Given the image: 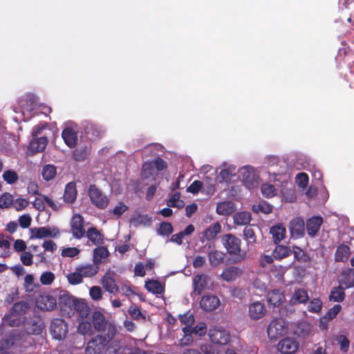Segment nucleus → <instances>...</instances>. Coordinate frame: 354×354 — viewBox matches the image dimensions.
Listing matches in <instances>:
<instances>
[{
	"mask_svg": "<svg viewBox=\"0 0 354 354\" xmlns=\"http://www.w3.org/2000/svg\"><path fill=\"white\" fill-rule=\"evenodd\" d=\"M221 243L227 252L232 257L234 263L245 259L246 252L241 250V240L232 234H225L221 237Z\"/></svg>",
	"mask_w": 354,
	"mask_h": 354,
	"instance_id": "f257e3e1",
	"label": "nucleus"
},
{
	"mask_svg": "<svg viewBox=\"0 0 354 354\" xmlns=\"http://www.w3.org/2000/svg\"><path fill=\"white\" fill-rule=\"evenodd\" d=\"M24 326L26 332L29 335H41L44 329V323L39 316H32L24 318Z\"/></svg>",
	"mask_w": 354,
	"mask_h": 354,
	"instance_id": "f03ea898",
	"label": "nucleus"
},
{
	"mask_svg": "<svg viewBox=\"0 0 354 354\" xmlns=\"http://www.w3.org/2000/svg\"><path fill=\"white\" fill-rule=\"evenodd\" d=\"M88 194L91 203L96 207L100 209H104L107 207L109 203V199L96 187V185H91L89 186Z\"/></svg>",
	"mask_w": 354,
	"mask_h": 354,
	"instance_id": "7ed1b4c3",
	"label": "nucleus"
},
{
	"mask_svg": "<svg viewBox=\"0 0 354 354\" xmlns=\"http://www.w3.org/2000/svg\"><path fill=\"white\" fill-rule=\"evenodd\" d=\"M77 298L64 292L58 297V305L63 315L68 317L73 316V308Z\"/></svg>",
	"mask_w": 354,
	"mask_h": 354,
	"instance_id": "20e7f679",
	"label": "nucleus"
},
{
	"mask_svg": "<svg viewBox=\"0 0 354 354\" xmlns=\"http://www.w3.org/2000/svg\"><path fill=\"white\" fill-rule=\"evenodd\" d=\"M214 243H207L203 248V251L207 252L209 264L212 267H217L224 263L225 254L214 249Z\"/></svg>",
	"mask_w": 354,
	"mask_h": 354,
	"instance_id": "39448f33",
	"label": "nucleus"
},
{
	"mask_svg": "<svg viewBox=\"0 0 354 354\" xmlns=\"http://www.w3.org/2000/svg\"><path fill=\"white\" fill-rule=\"evenodd\" d=\"M50 332L54 339L62 340L64 339L68 334V324L63 319L55 318L51 322Z\"/></svg>",
	"mask_w": 354,
	"mask_h": 354,
	"instance_id": "423d86ee",
	"label": "nucleus"
},
{
	"mask_svg": "<svg viewBox=\"0 0 354 354\" xmlns=\"http://www.w3.org/2000/svg\"><path fill=\"white\" fill-rule=\"evenodd\" d=\"M211 342L218 345L227 344L231 339V335L227 330L222 327H215L209 331Z\"/></svg>",
	"mask_w": 354,
	"mask_h": 354,
	"instance_id": "0eeeda50",
	"label": "nucleus"
},
{
	"mask_svg": "<svg viewBox=\"0 0 354 354\" xmlns=\"http://www.w3.org/2000/svg\"><path fill=\"white\" fill-rule=\"evenodd\" d=\"M84 218L79 214H74L70 221L71 232L74 238L80 239L85 236Z\"/></svg>",
	"mask_w": 354,
	"mask_h": 354,
	"instance_id": "6e6552de",
	"label": "nucleus"
},
{
	"mask_svg": "<svg viewBox=\"0 0 354 354\" xmlns=\"http://www.w3.org/2000/svg\"><path fill=\"white\" fill-rule=\"evenodd\" d=\"M268 335L271 339H277L286 333L285 322L281 319H275L268 325L267 330Z\"/></svg>",
	"mask_w": 354,
	"mask_h": 354,
	"instance_id": "1a4fd4ad",
	"label": "nucleus"
},
{
	"mask_svg": "<svg viewBox=\"0 0 354 354\" xmlns=\"http://www.w3.org/2000/svg\"><path fill=\"white\" fill-rule=\"evenodd\" d=\"M107 345L102 335H97L88 341L85 351L86 354H100Z\"/></svg>",
	"mask_w": 354,
	"mask_h": 354,
	"instance_id": "9d476101",
	"label": "nucleus"
},
{
	"mask_svg": "<svg viewBox=\"0 0 354 354\" xmlns=\"http://www.w3.org/2000/svg\"><path fill=\"white\" fill-rule=\"evenodd\" d=\"M115 272H108L101 279L100 283L104 290L111 294H116L119 292V286L116 283Z\"/></svg>",
	"mask_w": 354,
	"mask_h": 354,
	"instance_id": "9b49d317",
	"label": "nucleus"
},
{
	"mask_svg": "<svg viewBox=\"0 0 354 354\" xmlns=\"http://www.w3.org/2000/svg\"><path fill=\"white\" fill-rule=\"evenodd\" d=\"M289 229L292 238H301L305 234V223L301 218H295L290 221Z\"/></svg>",
	"mask_w": 354,
	"mask_h": 354,
	"instance_id": "f8f14e48",
	"label": "nucleus"
},
{
	"mask_svg": "<svg viewBox=\"0 0 354 354\" xmlns=\"http://www.w3.org/2000/svg\"><path fill=\"white\" fill-rule=\"evenodd\" d=\"M299 348L298 342L293 338H284L278 344V349L285 354L295 353Z\"/></svg>",
	"mask_w": 354,
	"mask_h": 354,
	"instance_id": "ddd939ff",
	"label": "nucleus"
},
{
	"mask_svg": "<svg viewBox=\"0 0 354 354\" xmlns=\"http://www.w3.org/2000/svg\"><path fill=\"white\" fill-rule=\"evenodd\" d=\"M37 306L43 310H52L57 307V299L50 295H40L37 301Z\"/></svg>",
	"mask_w": 354,
	"mask_h": 354,
	"instance_id": "4468645a",
	"label": "nucleus"
},
{
	"mask_svg": "<svg viewBox=\"0 0 354 354\" xmlns=\"http://www.w3.org/2000/svg\"><path fill=\"white\" fill-rule=\"evenodd\" d=\"M323 223V218L315 216L308 218L306 221V231L308 236L314 237L317 235Z\"/></svg>",
	"mask_w": 354,
	"mask_h": 354,
	"instance_id": "2eb2a0df",
	"label": "nucleus"
},
{
	"mask_svg": "<svg viewBox=\"0 0 354 354\" xmlns=\"http://www.w3.org/2000/svg\"><path fill=\"white\" fill-rule=\"evenodd\" d=\"M267 310L265 305L260 301L252 303L248 307V315L252 319L257 320L266 315Z\"/></svg>",
	"mask_w": 354,
	"mask_h": 354,
	"instance_id": "dca6fc26",
	"label": "nucleus"
},
{
	"mask_svg": "<svg viewBox=\"0 0 354 354\" xmlns=\"http://www.w3.org/2000/svg\"><path fill=\"white\" fill-rule=\"evenodd\" d=\"M220 305V300L216 296L207 295L203 296L200 301V306L205 311H212Z\"/></svg>",
	"mask_w": 354,
	"mask_h": 354,
	"instance_id": "f3484780",
	"label": "nucleus"
},
{
	"mask_svg": "<svg viewBox=\"0 0 354 354\" xmlns=\"http://www.w3.org/2000/svg\"><path fill=\"white\" fill-rule=\"evenodd\" d=\"M84 132L90 139L100 138L103 134L102 127L93 122H86L84 124Z\"/></svg>",
	"mask_w": 354,
	"mask_h": 354,
	"instance_id": "a211bd4d",
	"label": "nucleus"
},
{
	"mask_svg": "<svg viewBox=\"0 0 354 354\" xmlns=\"http://www.w3.org/2000/svg\"><path fill=\"white\" fill-rule=\"evenodd\" d=\"M243 183L248 189H252L257 183L258 176L252 168L244 167L242 171Z\"/></svg>",
	"mask_w": 354,
	"mask_h": 354,
	"instance_id": "6ab92c4d",
	"label": "nucleus"
},
{
	"mask_svg": "<svg viewBox=\"0 0 354 354\" xmlns=\"http://www.w3.org/2000/svg\"><path fill=\"white\" fill-rule=\"evenodd\" d=\"M91 318L95 330L98 332L104 331L106 330L109 322L106 320L103 313L100 311L95 310L92 313Z\"/></svg>",
	"mask_w": 354,
	"mask_h": 354,
	"instance_id": "aec40b11",
	"label": "nucleus"
},
{
	"mask_svg": "<svg viewBox=\"0 0 354 354\" xmlns=\"http://www.w3.org/2000/svg\"><path fill=\"white\" fill-rule=\"evenodd\" d=\"M30 230L31 232L30 239L55 237L59 234L58 230L53 233L50 228L48 227H34L31 228Z\"/></svg>",
	"mask_w": 354,
	"mask_h": 354,
	"instance_id": "412c9836",
	"label": "nucleus"
},
{
	"mask_svg": "<svg viewBox=\"0 0 354 354\" xmlns=\"http://www.w3.org/2000/svg\"><path fill=\"white\" fill-rule=\"evenodd\" d=\"M243 274V270L236 266H229L225 268L222 273L221 277L225 281L230 282L235 281Z\"/></svg>",
	"mask_w": 354,
	"mask_h": 354,
	"instance_id": "4be33fe9",
	"label": "nucleus"
},
{
	"mask_svg": "<svg viewBox=\"0 0 354 354\" xmlns=\"http://www.w3.org/2000/svg\"><path fill=\"white\" fill-rule=\"evenodd\" d=\"M285 300L284 294L279 290H273L268 292L267 301L270 307L280 306Z\"/></svg>",
	"mask_w": 354,
	"mask_h": 354,
	"instance_id": "5701e85b",
	"label": "nucleus"
},
{
	"mask_svg": "<svg viewBox=\"0 0 354 354\" xmlns=\"http://www.w3.org/2000/svg\"><path fill=\"white\" fill-rule=\"evenodd\" d=\"M209 277L206 274H197L193 279L194 292L196 295H200L203 290L207 286Z\"/></svg>",
	"mask_w": 354,
	"mask_h": 354,
	"instance_id": "b1692460",
	"label": "nucleus"
},
{
	"mask_svg": "<svg viewBox=\"0 0 354 354\" xmlns=\"http://www.w3.org/2000/svg\"><path fill=\"white\" fill-rule=\"evenodd\" d=\"M73 316L77 313L80 319H84L88 317L91 313V310L88 304L82 299H77L73 308Z\"/></svg>",
	"mask_w": 354,
	"mask_h": 354,
	"instance_id": "393cba45",
	"label": "nucleus"
},
{
	"mask_svg": "<svg viewBox=\"0 0 354 354\" xmlns=\"http://www.w3.org/2000/svg\"><path fill=\"white\" fill-rule=\"evenodd\" d=\"M62 138L66 145L70 148H73L77 143L76 131L71 127L64 129L62 133Z\"/></svg>",
	"mask_w": 354,
	"mask_h": 354,
	"instance_id": "a878e982",
	"label": "nucleus"
},
{
	"mask_svg": "<svg viewBox=\"0 0 354 354\" xmlns=\"http://www.w3.org/2000/svg\"><path fill=\"white\" fill-rule=\"evenodd\" d=\"M76 185L74 182L66 184L63 195L64 201L68 204L73 203L77 198Z\"/></svg>",
	"mask_w": 354,
	"mask_h": 354,
	"instance_id": "bb28decb",
	"label": "nucleus"
},
{
	"mask_svg": "<svg viewBox=\"0 0 354 354\" xmlns=\"http://www.w3.org/2000/svg\"><path fill=\"white\" fill-rule=\"evenodd\" d=\"M291 249L288 245L276 244L272 251V255L277 261H281L291 255Z\"/></svg>",
	"mask_w": 354,
	"mask_h": 354,
	"instance_id": "cd10ccee",
	"label": "nucleus"
},
{
	"mask_svg": "<svg viewBox=\"0 0 354 354\" xmlns=\"http://www.w3.org/2000/svg\"><path fill=\"white\" fill-rule=\"evenodd\" d=\"M48 140L46 136H41L40 138H33L30 142L29 149L33 153H38L43 151Z\"/></svg>",
	"mask_w": 354,
	"mask_h": 354,
	"instance_id": "c85d7f7f",
	"label": "nucleus"
},
{
	"mask_svg": "<svg viewBox=\"0 0 354 354\" xmlns=\"http://www.w3.org/2000/svg\"><path fill=\"white\" fill-rule=\"evenodd\" d=\"M309 299V296L307 290L303 288H297L295 290L291 299L290 303L293 305L299 304H305Z\"/></svg>",
	"mask_w": 354,
	"mask_h": 354,
	"instance_id": "c756f323",
	"label": "nucleus"
},
{
	"mask_svg": "<svg viewBox=\"0 0 354 354\" xmlns=\"http://www.w3.org/2000/svg\"><path fill=\"white\" fill-rule=\"evenodd\" d=\"M274 244L279 243L286 236V229L281 224L272 226L270 230Z\"/></svg>",
	"mask_w": 354,
	"mask_h": 354,
	"instance_id": "7c9ffc66",
	"label": "nucleus"
},
{
	"mask_svg": "<svg viewBox=\"0 0 354 354\" xmlns=\"http://www.w3.org/2000/svg\"><path fill=\"white\" fill-rule=\"evenodd\" d=\"M86 236L90 241L95 245H100L103 243L104 241V236L99 232V230L94 227H91L88 229L87 232H86Z\"/></svg>",
	"mask_w": 354,
	"mask_h": 354,
	"instance_id": "2f4dec72",
	"label": "nucleus"
},
{
	"mask_svg": "<svg viewBox=\"0 0 354 354\" xmlns=\"http://www.w3.org/2000/svg\"><path fill=\"white\" fill-rule=\"evenodd\" d=\"M234 210V203L229 201L219 203L216 206V213L222 216L230 215Z\"/></svg>",
	"mask_w": 354,
	"mask_h": 354,
	"instance_id": "473e14b6",
	"label": "nucleus"
},
{
	"mask_svg": "<svg viewBox=\"0 0 354 354\" xmlns=\"http://www.w3.org/2000/svg\"><path fill=\"white\" fill-rule=\"evenodd\" d=\"M293 254L294 259L301 263H306L310 261L309 255L297 245H292L291 254Z\"/></svg>",
	"mask_w": 354,
	"mask_h": 354,
	"instance_id": "72a5a7b5",
	"label": "nucleus"
},
{
	"mask_svg": "<svg viewBox=\"0 0 354 354\" xmlns=\"http://www.w3.org/2000/svg\"><path fill=\"white\" fill-rule=\"evenodd\" d=\"M30 306L28 302L21 301L13 304L10 310V313L12 316H20L26 314Z\"/></svg>",
	"mask_w": 354,
	"mask_h": 354,
	"instance_id": "f704fd0d",
	"label": "nucleus"
},
{
	"mask_svg": "<svg viewBox=\"0 0 354 354\" xmlns=\"http://www.w3.org/2000/svg\"><path fill=\"white\" fill-rule=\"evenodd\" d=\"M221 232V225L218 222L209 226L203 232V238L207 241L214 239Z\"/></svg>",
	"mask_w": 354,
	"mask_h": 354,
	"instance_id": "c9c22d12",
	"label": "nucleus"
},
{
	"mask_svg": "<svg viewBox=\"0 0 354 354\" xmlns=\"http://www.w3.org/2000/svg\"><path fill=\"white\" fill-rule=\"evenodd\" d=\"M351 254L350 248L344 244L339 245L335 254V259L337 262L346 261Z\"/></svg>",
	"mask_w": 354,
	"mask_h": 354,
	"instance_id": "e433bc0d",
	"label": "nucleus"
},
{
	"mask_svg": "<svg viewBox=\"0 0 354 354\" xmlns=\"http://www.w3.org/2000/svg\"><path fill=\"white\" fill-rule=\"evenodd\" d=\"M341 283L345 286V288L354 286V268H348L344 270L341 274Z\"/></svg>",
	"mask_w": 354,
	"mask_h": 354,
	"instance_id": "4c0bfd02",
	"label": "nucleus"
},
{
	"mask_svg": "<svg viewBox=\"0 0 354 354\" xmlns=\"http://www.w3.org/2000/svg\"><path fill=\"white\" fill-rule=\"evenodd\" d=\"M145 287L149 292L157 295L163 293L165 290L160 282L154 279L147 281Z\"/></svg>",
	"mask_w": 354,
	"mask_h": 354,
	"instance_id": "58836bf2",
	"label": "nucleus"
},
{
	"mask_svg": "<svg viewBox=\"0 0 354 354\" xmlns=\"http://www.w3.org/2000/svg\"><path fill=\"white\" fill-rule=\"evenodd\" d=\"M234 223L236 225H247L251 221V213L249 212H239L234 216Z\"/></svg>",
	"mask_w": 354,
	"mask_h": 354,
	"instance_id": "ea45409f",
	"label": "nucleus"
},
{
	"mask_svg": "<svg viewBox=\"0 0 354 354\" xmlns=\"http://www.w3.org/2000/svg\"><path fill=\"white\" fill-rule=\"evenodd\" d=\"M77 270L80 271L84 277H93L99 271L98 266L94 264H86L80 266L77 268Z\"/></svg>",
	"mask_w": 354,
	"mask_h": 354,
	"instance_id": "a19ab883",
	"label": "nucleus"
},
{
	"mask_svg": "<svg viewBox=\"0 0 354 354\" xmlns=\"http://www.w3.org/2000/svg\"><path fill=\"white\" fill-rule=\"evenodd\" d=\"M344 290L341 286L334 287L330 291L329 300L336 302L343 301L345 298Z\"/></svg>",
	"mask_w": 354,
	"mask_h": 354,
	"instance_id": "79ce46f5",
	"label": "nucleus"
},
{
	"mask_svg": "<svg viewBox=\"0 0 354 354\" xmlns=\"http://www.w3.org/2000/svg\"><path fill=\"white\" fill-rule=\"evenodd\" d=\"M141 174L142 177L145 179L152 178L153 180H155V168L153 164L150 161L145 162L142 166Z\"/></svg>",
	"mask_w": 354,
	"mask_h": 354,
	"instance_id": "37998d69",
	"label": "nucleus"
},
{
	"mask_svg": "<svg viewBox=\"0 0 354 354\" xmlns=\"http://www.w3.org/2000/svg\"><path fill=\"white\" fill-rule=\"evenodd\" d=\"M131 317L136 321H146V316L141 312L140 308L136 304H132L128 309Z\"/></svg>",
	"mask_w": 354,
	"mask_h": 354,
	"instance_id": "c03bdc74",
	"label": "nucleus"
},
{
	"mask_svg": "<svg viewBox=\"0 0 354 354\" xmlns=\"http://www.w3.org/2000/svg\"><path fill=\"white\" fill-rule=\"evenodd\" d=\"M109 250L104 246L97 247L93 250V262L96 264L100 263L103 259L109 256Z\"/></svg>",
	"mask_w": 354,
	"mask_h": 354,
	"instance_id": "a18cd8bd",
	"label": "nucleus"
},
{
	"mask_svg": "<svg viewBox=\"0 0 354 354\" xmlns=\"http://www.w3.org/2000/svg\"><path fill=\"white\" fill-rule=\"evenodd\" d=\"M243 239L247 241L248 245L257 243V236L251 225H247L243 230Z\"/></svg>",
	"mask_w": 354,
	"mask_h": 354,
	"instance_id": "49530a36",
	"label": "nucleus"
},
{
	"mask_svg": "<svg viewBox=\"0 0 354 354\" xmlns=\"http://www.w3.org/2000/svg\"><path fill=\"white\" fill-rule=\"evenodd\" d=\"M234 175V168L232 169L231 167H228L221 170L217 176V179L219 183H228Z\"/></svg>",
	"mask_w": 354,
	"mask_h": 354,
	"instance_id": "de8ad7c7",
	"label": "nucleus"
},
{
	"mask_svg": "<svg viewBox=\"0 0 354 354\" xmlns=\"http://www.w3.org/2000/svg\"><path fill=\"white\" fill-rule=\"evenodd\" d=\"M41 174L43 178L46 181H49L55 177L57 174L56 167L52 165H45L43 167Z\"/></svg>",
	"mask_w": 354,
	"mask_h": 354,
	"instance_id": "09e8293b",
	"label": "nucleus"
},
{
	"mask_svg": "<svg viewBox=\"0 0 354 354\" xmlns=\"http://www.w3.org/2000/svg\"><path fill=\"white\" fill-rule=\"evenodd\" d=\"M262 195L266 198H272L277 195V190L270 183H263L261 187Z\"/></svg>",
	"mask_w": 354,
	"mask_h": 354,
	"instance_id": "8fccbe9b",
	"label": "nucleus"
},
{
	"mask_svg": "<svg viewBox=\"0 0 354 354\" xmlns=\"http://www.w3.org/2000/svg\"><path fill=\"white\" fill-rule=\"evenodd\" d=\"M13 196L8 193L5 192L0 196V208L7 209L9 208L13 203Z\"/></svg>",
	"mask_w": 354,
	"mask_h": 354,
	"instance_id": "3c124183",
	"label": "nucleus"
},
{
	"mask_svg": "<svg viewBox=\"0 0 354 354\" xmlns=\"http://www.w3.org/2000/svg\"><path fill=\"white\" fill-rule=\"evenodd\" d=\"M322 308V301L319 298H314L310 301L308 310L313 313H319Z\"/></svg>",
	"mask_w": 354,
	"mask_h": 354,
	"instance_id": "603ef678",
	"label": "nucleus"
},
{
	"mask_svg": "<svg viewBox=\"0 0 354 354\" xmlns=\"http://www.w3.org/2000/svg\"><path fill=\"white\" fill-rule=\"evenodd\" d=\"M252 210L256 212H263L270 214L273 210V207L266 201H261L259 205H253Z\"/></svg>",
	"mask_w": 354,
	"mask_h": 354,
	"instance_id": "864d4df0",
	"label": "nucleus"
},
{
	"mask_svg": "<svg viewBox=\"0 0 354 354\" xmlns=\"http://www.w3.org/2000/svg\"><path fill=\"white\" fill-rule=\"evenodd\" d=\"M66 278L68 283L71 285H77L83 281V277L81 272L77 270V269L74 272L68 274Z\"/></svg>",
	"mask_w": 354,
	"mask_h": 354,
	"instance_id": "5fc2aeb1",
	"label": "nucleus"
},
{
	"mask_svg": "<svg viewBox=\"0 0 354 354\" xmlns=\"http://www.w3.org/2000/svg\"><path fill=\"white\" fill-rule=\"evenodd\" d=\"M105 330H106V333L104 335H102V337L106 340V343L109 344L110 341L115 337L117 329L113 324L109 322Z\"/></svg>",
	"mask_w": 354,
	"mask_h": 354,
	"instance_id": "6e6d98bb",
	"label": "nucleus"
},
{
	"mask_svg": "<svg viewBox=\"0 0 354 354\" xmlns=\"http://www.w3.org/2000/svg\"><path fill=\"white\" fill-rule=\"evenodd\" d=\"M128 209L129 207L124 202L120 201L113 209L110 210L109 212L113 214L117 218H119Z\"/></svg>",
	"mask_w": 354,
	"mask_h": 354,
	"instance_id": "4d7b16f0",
	"label": "nucleus"
},
{
	"mask_svg": "<svg viewBox=\"0 0 354 354\" xmlns=\"http://www.w3.org/2000/svg\"><path fill=\"white\" fill-rule=\"evenodd\" d=\"M89 154V151L87 147H79L77 148L73 151V158L76 161H83L84 160L88 155Z\"/></svg>",
	"mask_w": 354,
	"mask_h": 354,
	"instance_id": "13d9d810",
	"label": "nucleus"
},
{
	"mask_svg": "<svg viewBox=\"0 0 354 354\" xmlns=\"http://www.w3.org/2000/svg\"><path fill=\"white\" fill-rule=\"evenodd\" d=\"M341 310V305L335 304L334 306H333L328 310V312L324 315L322 319H326V321L327 322L333 320L334 318H335V317L340 312Z\"/></svg>",
	"mask_w": 354,
	"mask_h": 354,
	"instance_id": "bf43d9fd",
	"label": "nucleus"
},
{
	"mask_svg": "<svg viewBox=\"0 0 354 354\" xmlns=\"http://www.w3.org/2000/svg\"><path fill=\"white\" fill-rule=\"evenodd\" d=\"M3 180L8 184H14L16 183L19 176L16 171L13 170H6L3 174Z\"/></svg>",
	"mask_w": 354,
	"mask_h": 354,
	"instance_id": "052dcab7",
	"label": "nucleus"
},
{
	"mask_svg": "<svg viewBox=\"0 0 354 354\" xmlns=\"http://www.w3.org/2000/svg\"><path fill=\"white\" fill-rule=\"evenodd\" d=\"M173 226L170 223L162 222L160 225L158 233L161 236H169L173 232Z\"/></svg>",
	"mask_w": 354,
	"mask_h": 354,
	"instance_id": "680f3d73",
	"label": "nucleus"
},
{
	"mask_svg": "<svg viewBox=\"0 0 354 354\" xmlns=\"http://www.w3.org/2000/svg\"><path fill=\"white\" fill-rule=\"evenodd\" d=\"M24 287L27 292H31L34 290L35 284L34 283L33 275L28 274L25 276Z\"/></svg>",
	"mask_w": 354,
	"mask_h": 354,
	"instance_id": "e2e57ef3",
	"label": "nucleus"
},
{
	"mask_svg": "<svg viewBox=\"0 0 354 354\" xmlns=\"http://www.w3.org/2000/svg\"><path fill=\"white\" fill-rule=\"evenodd\" d=\"M179 320L182 324L185 326H193L195 322V319L192 313L189 312L183 315H179Z\"/></svg>",
	"mask_w": 354,
	"mask_h": 354,
	"instance_id": "0e129e2a",
	"label": "nucleus"
},
{
	"mask_svg": "<svg viewBox=\"0 0 354 354\" xmlns=\"http://www.w3.org/2000/svg\"><path fill=\"white\" fill-rule=\"evenodd\" d=\"M337 341L340 345L341 351L343 353H347L349 349L350 342L346 336L340 335L337 337Z\"/></svg>",
	"mask_w": 354,
	"mask_h": 354,
	"instance_id": "69168bd1",
	"label": "nucleus"
},
{
	"mask_svg": "<svg viewBox=\"0 0 354 354\" xmlns=\"http://www.w3.org/2000/svg\"><path fill=\"white\" fill-rule=\"evenodd\" d=\"M89 295L94 301H100L102 299V290L99 286H92L89 290Z\"/></svg>",
	"mask_w": 354,
	"mask_h": 354,
	"instance_id": "338daca9",
	"label": "nucleus"
},
{
	"mask_svg": "<svg viewBox=\"0 0 354 354\" xmlns=\"http://www.w3.org/2000/svg\"><path fill=\"white\" fill-rule=\"evenodd\" d=\"M150 162L153 164L157 171H162L167 168V162L159 156Z\"/></svg>",
	"mask_w": 354,
	"mask_h": 354,
	"instance_id": "774afa93",
	"label": "nucleus"
}]
</instances>
